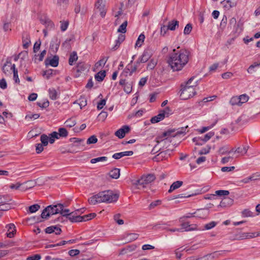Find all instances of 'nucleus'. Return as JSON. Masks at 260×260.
Segmentation results:
<instances>
[{
    "label": "nucleus",
    "mask_w": 260,
    "mask_h": 260,
    "mask_svg": "<svg viewBox=\"0 0 260 260\" xmlns=\"http://www.w3.org/2000/svg\"><path fill=\"white\" fill-rule=\"evenodd\" d=\"M127 25V21H125L123 22L119 27L117 31L119 32H121L124 34L126 31V26Z\"/></svg>",
    "instance_id": "72a5a7b5"
},
{
    "label": "nucleus",
    "mask_w": 260,
    "mask_h": 260,
    "mask_svg": "<svg viewBox=\"0 0 260 260\" xmlns=\"http://www.w3.org/2000/svg\"><path fill=\"white\" fill-rule=\"evenodd\" d=\"M61 23L60 29L62 31H64L67 30L69 26V22L68 21H60Z\"/></svg>",
    "instance_id": "4d7b16f0"
},
{
    "label": "nucleus",
    "mask_w": 260,
    "mask_h": 260,
    "mask_svg": "<svg viewBox=\"0 0 260 260\" xmlns=\"http://www.w3.org/2000/svg\"><path fill=\"white\" fill-rule=\"evenodd\" d=\"M155 179V177L153 174H148L147 175H143L140 179L139 182H140L141 185L143 187H145L146 185L151 183Z\"/></svg>",
    "instance_id": "0eeeda50"
},
{
    "label": "nucleus",
    "mask_w": 260,
    "mask_h": 260,
    "mask_svg": "<svg viewBox=\"0 0 260 260\" xmlns=\"http://www.w3.org/2000/svg\"><path fill=\"white\" fill-rule=\"evenodd\" d=\"M40 208V206L38 204H34L29 207V212L33 213L37 211Z\"/></svg>",
    "instance_id": "49530a36"
},
{
    "label": "nucleus",
    "mask_w": 260,
    "mask_h": 260,
    "mask_svg": "<svg viewBox=\"0 0 260 260\" xmlns=\"http://www.w3.org/2000/svg\"><path fill=\"white\" fill-rule=\"evenodd\" d=\"M68 135L67 130L64 127H60L58 129V133H57V137H67Z\"/></svg>",
    "instance_id": "b1692460"
},
{
    "label": "nucleus",
    "mask_w": 260,
    "mask_h": 260,
    "mask_svg": "<svg viewBox=\"0 0 260 260\" xmlns=\"http://www.w3.org/2000/svg\"><path fill=\"white\" fill-rule=\"evenodd\" d=\"M129 131L130 127L129 126L123 125L115 133V135L119 139H122L124 137L125 134L128 133Z\"/></svg>",
    "instance_id": "6e6552de"
},
{
    "label": "nucleus",
    "mask_w": 260,
    "mask_h": 260,
    "mask_svg": "<svg viewBox=\"0 0 260 260\" xmlns=\"http://www.w3.org/2000/svg\"><path fill=\"white\" fill-rule=\"evenodd\" d=\"M41 258V256L40 254H37L28 256L26 260H40Z\"/></svg>",
    "instance_id": "338daca9"
},
{
    "label": "nucleus",
    "mask_w": 260,
    "mask_h": 260,
    "mask_svg": "<svg viewBox=\"0 0 260 260\" xmlns=\"http://www.w3.org/2000/svg\"><path fill=\"white\" fill-rule=\"evenodd\" d=\"M215 193L218 196H225L229 195L230 192L228 190H219L216 191Z\"/></svg>",
    "instance_id": "bf43d9fd"
},
{
    "label": "nucleus",
    "mask_w": 260,
    "mask_h": 260,
    "mask_svg": "<svg viewBox=\"0 0 260 260\" xmlns=\"http://www.w3.org/2000/svg\"><path fill=\"white\" fill-rule=\"evenodd\" d=\"M214 135V133L213 132H210L207 134H206L203 138H202L203 139V143H205L207 141H208L210 138H211Z\"/></svg>",
    "instance_id": "8fccbe9b"
},
{
    "label": "nucleus",
    "mask_w": 260,
    "mask_h": 260,
    "mask_svg": "<svg viewBox=\"0 0 260 260\" xmlns=\"http://www.w3.org/2000/svg\"><path fill=\"white\" fill-rule=\"evenodd\" d=\"M156 64V62L153 59L151 60L148 63L147 69V70L153 69Z\"/></svg>",
    "instance_id": "0e129e2a"
},
{
    "label": "nucleus",
    "mask_w": 260,
    "mask_h": 260,
    "mask_svg": "<svg viewBox=\"0 0 260 260\" xmlns=\"http://www.w3.org/2000/svg\"><path fill=\"white\" fill-rule=\"evenodd\" d=\"M153 54V51L150 48L145 49L142 55L137 60L136 63L140 64V63L146 62L152 56Z\"/></svg>",
    "instance_id": "39448f33"
},
{
    "label": "nucleus",
    "mask_w": 260,
    "mask_h": 260,
    "mask_svg": "<svg viewBox=\"0 0 260 260\" xmlns=\"http://www.w3.org/2000/svg\"><path fill=\"white\" fill-rule=\"evenodd\" d=\"M189 52L185 49L177 51L173 49L170 54L168 62L174 71L181 70L187 64L189 60Z\"/></svg>",
    "instance_id": "f257e3e1"
},
{
    "label": "nucleus",
    "mask_w": 260,
    "mask_h": 260,
    "mask_svg": "<svg viewBox=\"0 0 260 260\" xmlns=\"http://www.w3.org/2000/svg\"><path fill=\"white\" fill-rule=\"evenodd\" d=\"M95 7L100 12V15L102 18L105 17L106 14L105 5L103 3V0H97Z\"/></svg>",
    "instance_id": "1a4fd4ad"
},
{
    "label": "nucleus",
    "mask_w": 260,
    "mask_h": 260,
    "mask_svg": "<svg viewBox=\"0 0 260 260\" xmlns=\"http://www.w3.org/2000/svg\"><path fill=\"white\" fill-rule=\"evenodd\" d=\"M106 76V71L104 70L98 72L94 76L95 79L99 82L102 81Z\"/></svg>",
    "instance_id": "5701e85b"
},
{
    "label": "nucleus",
    "mask_w": 260,
    "mask_h": 260,
    "mask_svg": "<svg viewBox=\"0 0 260 260\" xmlns=\"http://www.w3.org/2000/svg\"><path fill=\"white\" fill-rule=\"evenodd\" d=\"M107 160V157L106 156H101L99 157H96L94 158H92L90 160V162L91 164H95L100 161H106Z\"/></svg>",
    "instance_id": "79ce46f5"
},
{
    "label": "nucleus",
    "mask_w": 260,
    "mask_h": 260,
    "mask_svg": "<svg viewBox=\"0 0 260 260\" xmlns=\"http://www.w3.org/2000/svg\"><path fill=\"white\" fill-rule=\"evenodd\" d=\"M69 254L72 256H75L80 253V250L78 249H72L69 251Z\"/></svg>",
    "instance_id": "69168bd1"
},
{
    "label": "nucleus",
    "mask_w": 260,
    "mask_h": 260,
    "mask_svg": "<svg viewBox=\"0 0 260 260\" xmlns=\"http://www.w3.org/2000/svg\"><path fill=\"white\" fill-rule=\"evenodd\" d=\"M98 139L94 135L90 136L87 140V144H95L97 142Z\"/></svg>",
    "instance_id": "603ef678"
},
{
    "label": "nucleus",
    "mask_w": 260,
    "mask_h": 260,
    "mask_svg": "<svg viewBox=\"0 0 260 260\" xmlns=\"http://www.w3.org/2000/svg\"><path fill=\"white\" fill-rule=\"evenodd\" d=\"M187 126L184 127H181L178 129H169L164 132L161 135L157 136L155 141L157 145L162 143V147L168 146V145L172 142V138H174L178 135L186 134V129Z\"/></svg>",
    "instance_id": "f03ea898"
},
{
    "label": "nucleus",
    "mask_w": 260,
    "mask_h": 260,
    "mask_svg": "<svg viewBox=\"0 0 260 260\" xmlns=\"http://www.w3.org/2000/svg\"><path fill=\"white\" fill-rule=\"evenodd\" d=\"M181 222V228H182V230L185 232L192 231L197 230V225L196 224H190L188 222Z\"/></svg>",
    "instance_id": "9d476101"
},
{
    "label": "nucleus",
    "mask_w": 260,
    "mask_h": 260,
    "mask_svg": "<svg viewBox=\"0 0 260 260\" xmlns=\"http://www.w3.org/2000/svg\"><path fill=\"white\" fill-rule=\"evenodd\" d=\"M110 176L114 179H117L120 176V169L114 168L109 172Z\"/></svg>",
    "instance_id": "4be33fe9"
},
{
    "label": "nucleus",
    "mask_w": 260,
    "mask_h": 260,
    "mask_svg": "<svg viewBox=\"0 0 260 260\" xmlns=\"http://www.w3.org/2000/svg\"><path fill=\"white\" fill-rule=\"evenodd\" d=\"M161 112L164 114L165 117H168L172 114V110L169 107H166L163 110L161 111Z\"/></svg>",
    "instance_id": "c03bdc74"
},
{
    "label": "nucleus",
    "mask_w": 260,
    "mask_h": 260,
    "mask_svg": "<svg viewBox=\"0 0 260 260\" xmlns=\"http://www.w3.org/2000/svg\"><path fill=\"white\" fill-rule=\"evenodd\" d=\"M229 25L231 27H233L235 28L237 27L235 31H238V27H239V24H237V21L235 18L233 17L230 20Z\"/></svg>",
    "instance_id": "ea45409f"
},
{
    "label": "nucleus",
    "mask_w": 260,
    "mask_h": 260,
    "mask_svg": "<svg viewBox=\"0 0 260 260\" xmlns=\"http://www.w3.org/2000/svg\"><path fill=\"white\" fill-rule=\"evenodd\" d=\"M233 200L231 198H224L220 202L219 206L223 207L229 206L233 204Z\"/></svg>",
    "instance_id": "a211bd4d"
},
{
    "label": "nucleus",
    "mask_w": 260,
    "mask_h": 260,
    "mask_svg": "<svg viewBox=\"0 0 260 260\" xmlns=\"http://www.w3.org/2000/svg\"><path fill=\"white\" fill-rule=\"evenodd\" d=\"M248 148L249 146H245L242 148L239 147L235 150V152L241 153L243 155L247 153Z\"/></svg>",
    "instance_id": "f704fd0d"
},
{
    "label": "nucleus",
    "mask_w": 260,
    "mask_h": 260,
    "mask_svg": "<svg viewBox=\"0 0 260 260\" xmlns=\"http://www.w3.org/2000/svg\"><path fill=\"white\" fill-rule=\"evenodd\" d=\"M45 62L46 66L50 65L53 67H56L58 65L59 57L57 55H54L52 58H47Z\"/></svg>",
    "instance_id": "9b49d317"
},
{
    "label": "nucleus",
    "mask_w": 260,
    "mask_h": 260,
    "mask_svg": "<svg viewBox=\"0 0 260 260\" xmlns=\"http://www.w3.org/2000/svg\"><path fill=\"white\" fill-rule=\"evenodd\" d=\"M41 23L45 24L47 29L50 30L54 27V23L49 19L45 18L41 19Z\"/></svg>",
    "instance_id": "f3484780"
},
{
    "label": "nucleus",
    "mask_w": 260,
    "mask_h": 260,
    "mask_svg": "<svg viewBox=\"0 0 260 260\" xmlns=\"http://www.w3.org/2000/svg\"><path fill=\"white\" fill-rule=\"evenodd\" d=\"M22 40H23V46L24 48L26 49L29 43H30V41L29 39V36L27 34H25V36L23 35L22 37Z\"/></svg>",
    "instance_id": "2f4dec72"
},
{
    "label": "nucleus",
    "mask_w": 260,
    "mask_h": 260,
    "mask_svg": "<svg viewBox=\"0 0 260 260\" xmlns=\"http://www.w3.org/2000/svg\"><path fill=\"white\" fill-rule=\"evenodd\" d=\"M243 217H252L253 216V213L248 209H245L242 212Z\"/></svg>",
    "instance_id": "09e8293b"
},
{
    "label": "nucleus",
    "mask_w": 260,
    "mask_h": 260,
    "mask_svg": "<svg viewBox=\"0 0 260 260\" xmlns=\"http://www.w3.org/2000/svg\"><path fill=\"white\" fill-rule=\"evenodd\" d=\"M241 106L242 104L246 103L248 101L249 97L246 94H242L239 96Z\"/></svg>",
    "instance_id": "864d4df0"
},
{
    "label": "nucleus",
    "mask_w": 260,
    "mask_h": 260,
    "mask_svg": "<svg viewBox=\"0 0 260 260\" xmlns=\"http://www.w3.org/2000/svg\"><path fill=\"white\" fill-rule=\"evenodd\" d=\"M53 70H48L45 71H44L43 76L46 77L47 79H49L50 77L52 75Z\"/></svg>",
    "instance_id": "e2e57ef3"
},
{
    "label": "nucleus",
    "mask_w": 260,
    "mask_h": 260,
    "mask_svg": "<svg viewBox=\"0 0 260 260\" xmlns=\"http://www.w3.org/2000/svg\"><path fill=\"white\" fill-rule=\"evenodd\" d=\"M230 103L232 106H241L239 96H233L231 98Z\"/></svg>",
    "instance_id": "e433bc0d"
},
{
    "label": "nucleus",
    "mask_w": 260,
    "mask_h": 260,
    "mask_svg": "<svg viewBox=\"0 0 260 260\" xmlns=\"http://www.w3.org/2000/svg\"><path fill=\"white\" fill-rule=\"evenodd\" d=\"M192 25L190 23H188L185 27L183 31L184 35H188L190 33L192 30Z\"/></svg>",
    "instance_id": "5fc2aeb1"
},
{
    "label": "nucleus",
    "mask_w": 260,
    "mask_h": 260,
    "mask_svg": "<svg viewBox=\"0 0 260 260\" xmlns=\"http://www.w3.org/2000/svg\"><path fill=\"white\" fill-rule=\"evenodd\" d=\"M195 77L189 78L187 81L181 85L180 96L181 100H186L193 97L196 94L194 87L198 84V80L193 82Z\"/></svg>",
    "instance_id": "20e7f679"
},
{
    "label": "nucleus",
    "mask_w": 260,
    "mask_h": 260,
    "mask_svg": "<svg viewBox=\"0 0 260 260\" xmlns=\"http://www.w3.org/2000/svg\"><path fill=\"white\" fill-rule=\"evenodd\" d=\"M133 82H127L125 85L123 86L124 91L127 93H129L132 90Z\"/></svg>",
    "instance_id": "473e14b6"
},
{
    "label": "nucleus",
    "mask_w": 260,
    "mask_h": 260,
    "mask_svg": "<svg viewBox=\"0 0 260 260\" xmlns=\"http://www.w3.org/2000/svg\"><path fill=\"white\" fill-rule=\"evenodd\" d=\"M194 214L196 217L205 218L208 216L209 211L208 209H198L194 212Z\"/></svg>",
    "instance_id": "ddd939ff"
},
{
    "label": "nucleus",
    "mask_w": 260,
    "mask_h": 260,
    "mask_svg": "<svg viewBox=\"0 0 260 260\" xmlns=\"http://www.w3.org/2000/svg\"><path fill=\"white\" fill-rule=\"evenodd\" d=\"M108 57H107V58L103 57V58L100 59L99 61H98L95 64V67L96 68H98L102 66H104L105 64V63H106L107 61L108 60Z\"/></svg>",
    "instance_id": "a18cd8bd"
},
{
    "label": "nucleus",
    "mask_w": 260,
    "mask_h": 260,
    "mask_svg": "<svg viewBox=\"0 0 260 260\" xmlns=\"http://www.w3.org/2000/svg\"><path fill=\"white\" fill-rule=\"evenodd\" d=\"M217 224V222L215 221H211L205 225V229L208 230L215 227Z\"/></svg>",
    "instance_id": "052dcab7"
},
{
    "label": "nucleus",
    "mask_w": 260,
    "mask_h": 260,
    "mask_svg": "<svg viewBox=\"0 0 260 260\" xmlns=\"http://www.w3.org/2000/svg\"><path fill=\"white\" fill-rule=\"evenodd\" d=\"M96 216L95 213H90L87 215L81 216L82 217V221H86L93 218Z\"/></svg>",
    "instance_id": "37998d69"
},
{
    "label": "nucleus",
    "mask_w": 260,
    "mask_h": 260,
    "mask_svg": "<svg viewBox=\"0 0 260 260\" xmlns=\"http://www.w3.org/2000/svg\"><path fill=\"white\" fill-rule=\"evenodd\" d=\"M165 118L164 115L161 112L157 115L152 117L150 121L152 123H155L159 122Z\"/></svg>",
    "instance_id": "412c9836"
},
{
    "label": "nucleus",
    "mask_w": 260,
    "mask_h": 260,
    "mask_svg": "<svg viewBox=\"0 0 260 260\" xmlns=\"http://www.w3.org/2000/svg\"><path fill=\"white\" fill-rule=\"evenodd\" d=\"M192 217H195V215L194 214V212L193 213H188L186 214L185 215L179 218V222H183V221H184L185 218H191Z\"/></svg>",
    "instance_id": "3c124183"
},
{
    "label": "nucleus",
    "mask_w": 260,
    "mask_h": 260,
    "mask_svg": "<svg viewBox=\"0 0 260 260\" xmlns=\"http://www.w3.org/2000/svg\"><path fill=\"white\" fill-rule=\"evenodd\" d=\"M6 228L8 229V232L7 233V237L9 238H12L14 237L16 233V228L13 223H10L6 225Z\"/></svg>",
    "instance_id": "2eb2a0df"
},
{
    "label": "nucleus",
    "mask_w": 260,
    "mask_h": 260,
    "mask_svg": "<svg viewBox=\"0 0 260 260\" xmlns=\"http://www.w3.org/2000/svg\"><path fill=\"white\" fill-rule=\"evenodd\" d=\"M118 197L117 194L114 193L112 191L105 190L90 197L88 202L91 205L102 202L112 203L117 201Z\"/></svg>",
    "instance_id": "7ed1b4c3"
},
{
    "label": "nucleus",
    "mask_w": 260,
    "mask_h": 260,
    "mask_svg": "<svg viewBox=\"0 0 260 260\" xmlns=\"http://www.w3.org/2000/svg\"><path fill=\"white\" fill-rule=\"evenodd\" d=\"M50 208V206H48L43 210L41 215V218L45 219L48 218V217L50 216V213L48 212Z\"/></svg>",
    "instance_id": "a878e982"
},
{
    "label": "nucleus",
    "mask_w": 260,
    "mask_h": 260,
    "mask_svg": "<svg viewBox=\"0 0 260 260\" xmlns=\"http://www.w3.org/2000/svg\"><path fill=\"white\" fill-rule=\"evenodd\" d=\"M70 141L73 142L75 144H77L76 146H79L80 145H83V143L84 142V140L76 138H73L70 139Z\"/></svg>",
    "instance_id": "de8ad7c7"
},
{
    "label": "nucleus",
    "mask_w": 260,
    "mask_h": 260,
    "mask_svg": "<svg viewBox=\"0 0 260 260\" xmlns=\"http://www.w3.org/2000/svg\"><path fill=\"white\" fill-rule=\"evenodd\" d=\"M9 69L12 70L13 72V79L16 83H19V79L18 75L17 69L15 68V64H12L10 61H7L5 65L3 66V70L5 71H9Z\"/></svg>",
    "instance_id": "423d86ee"
},
{
    "label": "nucleus",
    "mask_w": 260,
    "mask_h": 260,
    "mask_svg": "<svg viewBox=\"0 0 260 260\" xmlns=\"http://www.w3.org/2000/svg\"><path fill=\"white\" fill-rule=\"evenodd\" d=\"M55 139H58V137H57V133L56 132H53L49 135V142L50 143H54Z\"/></svg>",
    "instance_id": "c9c22d12"
},
{
    "label": "nucleus",
    "mask_w": 260,
    "mask_h": 260,
    "mask_svg": "<svg viewBox=\"0 0 260 260\" xmlns=\"http://www.w3.org/2000/svg\"><path fill=\"white\" fill-rule=\"evenodd\" d=\"M40 140L42 144L46 146L48 145L49 142V137L45 134H43L41 136Z\"/></svg>",
    "instance_id": "4c0bfd02"
},
{
    "label": "nucleus",
    "mask_w": 260,
    "mask_h": 260,
    "mask_svg": "<svg viewBox=\"0 0 260 260\" xmlns=\"http://www.w3.org/2000/svg\"><path fill=\"white\" fill-rule=\"evenodd\" d=\"M11 209V204L9 202L5 204H2L0 205L1 211H8Z\"/></svg>",
    "instance_id": "a19ab883"
},
{
    "label": "nucleus",
    "mask_w": 260,
    "mask_h": 260,
    "mask_svg": "<svg viewBox=\"0 0 260 260\" xmlns=\"http://www.w3.org/2000/svg\"><path fill=\"white\" fill-rule=\"evenodd\" d=\"M179 26V22L177 20L173 19L169 22L168 27L170 30H175Z\"/></svg>",
    "instance_id": "dca6fc26"
},
{
    "label": "nucleus",
    "mask_w": 260,
    "mask_h": 260,
    "mask_svg": "<svg viewBox=\"0 0 260 260\" xmlns=\"http://www.w3.org/2000/svg\"><path fill=\"white\" fill-rule=\"evenodd\" d=\"M77 101L78 102L81 109L87 105V100L85 96H81L79 99Z\"/></svg>",
    "instance_id": "c85d7f7f"
},
{
    "label": "nucleus",
    "mask_w": 260,
    "mask_h": 260,
    "mask_svg": "<svg viewBox=\"0 0 260 260\" xmlns=\"http://www.w3.org/2000/svg\"><path fill=\"white\" fill-rule=\"evenodd\" d=\"M48 91L49 97L51 99L55 100L57 99V92L54 88H50Z\"/></svg>",
    "instance_id": "cd10ccee"
},
{
    "label": "nucleus",
    "mask_w": 260,
    "mask_h": 260,
    "mask_svg": "<svg viewBox=\"0 0 260 260\" xmlns=\"http://www.w3.org/2000/svg\"><path fill=\"white\" fill-rule=\"evenodd\" d=\"M67 218L71 222H75L82 221V217L80 215H73L70 213Z\"/></svg>",
    "instance_id": "aec40b11"
},
{
    "label": "nucleus",
    "mask_w": 260,
    "mask_h": 260,
    "mask_svg": "<svg viewBox=\"0 0 260 260\" xmlns=\"http://www.w3.org/2000/svg\"><path fill=\"white\" fill-rule=\"evenodd\" d=\"M12 201V199L8 195L0 196V205Z\"/></svg>",
    "instance_id": "c756f323"
},
{
    "label": "nucleus",
    "mask_w": 260,
    "mask_h": 260,
    "mask_svg": "<svg viewBox=\"0 0 260 260\" xmlns=\"http://www.w3.org/2000/svg\"><path fill=\"white\" fill-rule=\"evenodd\" d=\"M120 216L119 214H116L114 216V219L118 224L122 225L124 223V221L122 219H119Z\"/></svg>",
    "instance_id": "774afa93"
},
{
    "label": "nucleus",
    "mask_w": 260,
    "mask_h": 260,
    "mask_svg": "<svg viewBox=\"0 0 260 260\" xmlns=\"http://www.w3.org/2000/svg\"><path fill=\"white\" fill-rule=\"evenodd\" d=\"M139 235L136 233H129L126 234V238H127L128 242L133 241L138 239Z\"/></svg>",
    "instance_id": "7c9ffc66"
},
{
    "label": "nucleus",
    "mask_w": 260,
    "mask_h": 260,
    "mask_svg": "<svg viewBox=\"0 0 260 260\" xmlns=\"http://www.w3.org/2000/svg\"><path fill=\"white\" fill-rule=\"evenodd\" d=\"M66 126L69 127H72L76 124V121L74 118H69L65 122Z\"/></svg>",
    "instance_id": "58836bf2"
},
{
    "label": "nucleus",
    "mask_w": 260,
    "mask_h": 260,
    "mask_svg": "<svg viewBox=\"0 0 260 260\" xmlns=\"http://www.w3.org/2000/svg\"><path fill=\"white\" fill-rule=\"evenodd\" d=\"M183 184L182 181H177L172 183L168 191L169 193L172 192L173 190L179 188Z\"/></svg>",
    "instance_id": "6ab92c4d"
},
{
    "label": "nucleus",
    "mask_w": 260,
    "mask_h": 260,
    "mask_svg": "<svg viewBox=\"0 0 260 260\" xmlns=\"http://www.w3.org/2000/svg\"><path fill=\"white\" fill-rule=\"evenodd\" d=\"M45 232L47 234H52L54 233L55 235H59L61 234L62 231L61 229L57 225H52L46 228Z\"/></svg>",
    "instance_id": "f8f14e48"
},
{
    "label": "nucleus",
    "mask_w": 260,
    "mask_h": 260,
    "mask_svg": "<svg viewBox=\"0 0 260 260\" xmlns=\"http://www.w3.org/2000/svg\"><path fill=\"white\" fill-rule=\"evenodd\" d=\"M10 188L15 189H20L22 191H25L28 189L31 188V186H24V183L17 182L16 184H11L10 185Z\"/></svg>",
    "instance_id": "4468645a"
},
{
    "label": "nucleus",
    "mask_w": 260,
    "mask_h": 260,
    "mask_svg": "<svg viewBox=\"0 0 260 260\" xmlns=\"http://www.w3.org/2000/svg\"><path fill=\"white\" fill-rule=\"evenodd\" d=\"M108 116V113L105 111H102L98 115L99 120L104 121Z\"/></svg>",
    "instance_id": "680f3d73"
},
{
    "label": "nucleus",
    "mask_w": 260,
    "mask_h": 260,
    "mask_svg": "<svg viewBox=\"0 0 260 260\" xmlns=\"http://www.w3.org/2000/svg\"><path fill=\"white\" fill-rule=\"evenodd\" d=\"M192 141L195 143L197 145H202L204 143L203 142L202 137H198L192 139Z\"/></svg>",
    "instance_id": "6e6d98bb"
},
{
    "label": "nucleus",
    "mask_w": 260,
    "mask_h": 260,
    "mask_svg": "<svg viewBox=\"0 0 260 260\" xmlns=\"http://www.w3.org/2000/svg\"><path fill=\"white\" fill-rule=\"evenodd\" d=\"M78 59V56L76 52L73 51L70 56L69 59V63L70 65L72 66L74 61Z\"/></svg>",
    "instance_id": "393cba45"
},
{
    "label": "nucleus",
    "mask_w": 260,
    "mask_h": 260,
    "mask_svg": "<svg viewBox=\"0 0 260 260\" xmlns=\"http://www.w3.org/2000/svg\"><path fill=\"white\" fill-rule=\"evenodd\" d=\"M145 38V37L144 34H141V35H140V36H139V37L136 41L135 46L140 47L142 45V44L144 41Z\"/></svg>",
    "instance_id": "bb28decb"
},
{
    "label": "nucleus",
    "mask_w": 260,
    "mask_h": 260,
    "mask_svg": "<svg viewBox=\"0 0 260 260\" xmlns=\"http://www.w3.org/2000/svg\"><path fill=\"white\" fill-rule=\"evenodd\" d=\"M211 147L207 146L206 147L202 148L199 152L200 155L208 154L210 150Z\"/></svg>",
    "instance_id": "13d9d810"
}]
</instances>
